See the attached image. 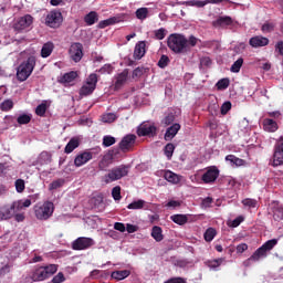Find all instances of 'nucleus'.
Listing matches in <instances>:
<instances>
[{
	"mask_svg": "<svg viewBox=\"0 0 283 283\" xmlns=\"http://www.w3.org/2000/svg\"><path fill=\"white\" fill-rule=\"evenodd\" d=\"M212 25L214 28H229V25H233V18L229 15L219 17L212 21Z\"/></svg>",
	"mask_w": 283,
	"mask_h": 283,
	"instance_id": "nucleus-19",
	"label": "nucleus"
},
{
	"mask_svg": "<svg viewBox=\"0 0 283 283\" xmlns=\"http://www.w3.org/2000/svg\"><path fill=\"white\" fill-rule=\"evenodd\" d=\"M134 145H136V135L128 134L124 138H122L117 149H119V154L120 151H123V154H127V151H132Z\"/></svg>",
	"mask_w": 283,
	"mask_h": 283,
	"instance_id": "nucleus-10",
	"label": "nucleus"
},
{
	"mask_svg": "<svg viewBox=\"0 0 283 283\" xmlns=\"http://www.w3.org/2000/svg\"><path fill=\"white\" fill-rule=\"evenodd\" d=\"M226 160L230 163L231 167H242L244 165V159H240L235 155L226 156Z\"/></svg>",
	"mask_w": 283,
	"mask_h": 283,
	"instance_id": "nucleus-29",
	"label": "nucleus"
},
{
	"mask_svg": "<svg viewBox=\"0 0 283 283\" xmlns=\"http://www.w3.org/2000/svg\"><path fill=\"white\" fill-rule=\"evenodd\" d=\"M78 73L76 71H71L61 76L59 78V83H62V85H67V83H74V81H76Z\"/></svg>",
	"mask_w": 283,
	"mask_h": 283,
	"instance_id": "nucleus-23",
	"label": "nucleus"
},
{
	"mask_svg": "<svg viewBox=\"0 0 283 283\" xmlns=\"http://www.w3.org/2000/svg\"><path fill=\"white\" fill-rule=\"evenodd\" d=\"M59 271V265L56 264H50L46 266H40L33 271L32 274H29L25 276L24 282L25 283H32V282H43V280H48V277H52Z\"/></svg>",
	"mask_w": 283,
	"mask_h": 283,
	"instance_id": "nucleus-2",
	"label": "nucleus"
},
{
	"mask_svg": "<svg viewBox=\"0 0 283 283\" xmlns=\"http://www.w3.org/2000/svg\"><path fill=\"white\" fill-rule=\"evenodd\" d=\"M167 182H169L170 185H179L180 184V178H172V179L164 178V179L158 180L159 187H163V186L167 185Z\"/></svg>",
	"mask_w": 283,
	"mask_h": 283,
	"instance_id": "nucleus-41",
	"label": "nucleus"
},
{
	"mask_svg": "<svg viewBox=\"0 0 283 283\" xmlns=\"http://www.w3.org/2000/svg\"><path fill=\"white\" fill-rule=\"evenodd\" d=\"M46 112H48V104L45 103L38 105L35 108L36 116H45Z\"/></svg>",
	"mask_w": 283,
	"mask_h": 283,
	"instance_id": "nucleus-47",
	"label": "nucleus"
},
{
	"mask_svg": "<svg viewBox=\"0 0 283 283\" xmlns=\"http://www.w3.org/2000/svg\"><path fill=\"white\" fill-rule=\"evenodd\" d=\"M158 132V128L156 125L149 123V122H144L137 127V136H149L150 138H154Z\"/></svg>",
	"mask_w": 283,
	"mask_h": 283,
	"instance_id": "nucleus-9",
	"label": "nucleus"
},
{
	"mask_svg": "<svg viewBox=\"0 0 283 283\" xmlns=\"http://www.w3.org/2000/svg\"><path fill=\"white\" fill-rule=\"evenodd\" d=\"M136 19H139V21H145L149 17V9L147 8H139L135 12Z\"/></svg>",
	"mask_w": 283,
	"mask_h": 283,
	"instance_id": "nucleus-32",
	"label": "nucleus"
},
{
	"mask_svg": "<svg viewBox=\"0 0 283 283\" xmlns=\"http://www.w3.org/2000/svg\"><path fill=\"white\" fill-rule=\"evenodd\" d=\"M175 149H176V146L171 143H169L165 146L164 151H165V156L168 158V160H171Z\"/></svg>",
	"mask_w": 283,
	"mask_h": 283,
	"instance_id": "nucleus-39",
	"label": "nucleus"
},
{
	"mask_svg": "<svg viewBox=\"0 0 283 283\" xmlns=\"http://www.w3.org/2000/svg\"><path fill=\"white\" fill-rule=\"evenodd\" d=\"M120 21H122L120 17L108 18L106 20L99 21L97 28H99V30H105V28L109 25H116V23H120Z\"/></svg>",
	"mask_w": 283,
	"mask_h": 283,
	"instance_id": "nucleus-24",
	"label": "nucleus"
},
{
	"mask_svg": "<svg viewBox=\"0 0 283 283\" xmlns=\"http://www.w3.org/2000/svg\"><path fill=\"white\" fill-rule=\"evenodd\" d=\"M118 156H120L118 148H113V149L108 150L99 161L101 169H105L106 167H109V165H112L114 158H118Z\"/></svg>",
	"mask_w": 283,
	"mask_h": 283,
	"instance_id": "nucleus-12",
	"label": "nucleus"
},
{
	"mask_svg": "<svg viewBox=\"0 0 283 283\" xmlns=\"http://www.w3.org/2000/svg\"><path fill=\"white\" fill-rule=\"evenodd\" d=\"M80 145H81V140H78V138L76 137L71 138L64 148L65 154H72V151L78 148Z\"/></svg>",
	"mask_w": 283,
	"mask_h": 283,
	"instance_id": "nucleus-26",
	"label": "nucleus"
},
{
	"mask_svg": "<svg viewBox=\"0 0 283 283\" xmlns=\"http://www.w3.org/2000/svg\"><path fill=\"white\" fill-rule=\"evenodd\" d=\"M163 178H180L178 175L174 174L171 170H161Z\"/></svg>",
	"mask_w": 283,
	"mask_h": 283,
	"instance_id": "nucleus-58",
	"label": "nucleus"
},
{
	"mask_svg": "<svg viewBox=\"0 0 283 283\" xmlns=\"http://www.w3.org/2000/svg\"><path fill=\"white\" fill-rule=\"evenodd\" d=\"M114 120H116V115H114V113H108L103 116L104 123H114Z\"/></svg>",
	"mask_w": 283,
	"mask_h": 283,
	"instance_id": "nucleus-59",
	"label": "nucleus"
},
{
	"mask_svg": "<svg viewBox=\"0 0 283 283\" xmlns=\"http://www.w3.org/2000/svg\"><path fill=\"white\" fill-rule=\"evenodd\" d=\"M203 238H205L206 242H211L213 240V238H216V229L209 228L205 232Z\"/></svg>",
	"mask_w": 283,
	"mask_h": 283,
	"instance_id": "nucleus-46",
	"label": "nucleus"
},
{
	"mask_svg": "<svg viewBox=\"0 0 283 283\" xmlns=\"http://www.w3.org/2000/svg\"><path fill=\"white\" fill-rule=\"evenodd\" d=\"M102 145L103 147H112V145H116V137H113L112 135L104 136Z\"/></svg>",
	"mask_w": 283,
	"mask_h": 283,
	"instance_id": "nucleus-38",
	"label": "nucleus"
},
{
	"mask_svg": "<svg viewBox=\"0 0 283 283\" xmlns=\"http://www.w3.org/2000/svg\"><path fill=\"white\" fill-rule=\"evenodd\" d=\"M96 83H98V75L96 73L91 74L86 80V85H91L96 90Z\"/></svg>",
	"mask_w": 283,
	"mask_h": 283,
	"instance_id": "nucleus-44",
	"label": "nucleus"
},
{
	"mask_svg": "<svg viewBox=\"0 0 283 283\" xmlns=\"http://www.w3.org/2000/svg\"><path fill=\"white\" fill-rule=\"evenodd\" d=\"M34 216L36 220H50L54 213V203L52 201H44L43 203H36L33 207Z\"/></svg>",
	"mask_w": 283,
	"mask_h": 283,
	"instance_id": "nucleus-5",
	"label": "nucleus"
},
{
	"mask_svg": "<svg viewBox=\"0 0 283 283\" xmlns=\"http://www.w3.org/2000/svg\"><path fill=\"white\" fill-rule=\"evenodd\" d=\"M14 108V102L12 99H4L0 103V111L1 112H10V109Z\"/></svg>",
	"mask_w": 283,
	"mask_h": 283,
	"instance_id": "nucleus-36",
	"label": "nucleus"
},
{
	"mask_svg": "<svg viewBox=\"0 0 283 283\" xmlns=\"http://www.w3.org/2000/svg\"><path fill=\"white\" fill-rule=\"evenodd\" d=\"M143 207H145V200L139 199V200H137V201H133L132 203H129V205L127 206V209H134V210H136V209H143Z\"/></svg>",
	"mask_w": 283,
	"mask_h": 283,
	"instance_id": "nucleus-45",
	"label": "nucleus"
},
{
	"mask_svg": "<svg viewBox=\"0 0 283 283\" xmlns=\"http://www.w3.org/2000/svg\"><path fill=\"white\" fill-rule=\"evenodd\" d=\"M84 23L86 25H94V23H98V13L96 11H91L84 17Z\"/></svg>",
	"mask_w": 283,
	"mask_h": 283,
	"instance_id": "nucleus-28",
	"label": "nucleus"
},
{
	"mask_svg": "<svg viewBox=\"0 0 283 283\" xmlns=\"http://www.w3.org/2000/svg\"><path fill=\"white\" fill-rule=\"evenodd\" d=\"M34 67H36V57L31 55L17 67L18 81H20V83L28 81L30 76H32Z\"/></svg>",
	"mask_w": 283,
	"mask_h": 283,
	"instance_id": "nucleus-4",
	"label": "nucleus"
},
{
	"mask_svg": "<svg viewBox=\"0 0 283 283\" xmlns=\"http://www.w3.org/2000/svg\"><path fill=\"white\" fill-rule=\"evenodd\" d=\"M94 90H96L95 87L91 86L90 84H84L81 88H80V96H90V94H94Z\"/></svg>",
	"mask_w": 283,
	"mask_h": 283,
	"instance_id": "nucleus-35",
	"label": "nucleus"
},
{
	"mask_svg": "<svg viewBox=\"0 0 283 283\" xmlns=\"http://www.w3.org/2000/svg\"><path fill=\"white\" fill-rule=\"evenodd\" d=\"M65 282V275H63V272L57 273L53 279L52 283H63Z\"/></svg>",
	"mask_w": 283,
	"mask_h": 283,
	"instance_id": "nucleus-57",
	"label": "nucleus"
},
{
	"mask_svg": "<svg viewBox=\"0 0 283 283\" xmlns=\"http://www.w3.org/2000/svg\"><path fill=\"white\" fill-rule=\"evenodd\" d=\"M175 120H176V115H174V113H169L168 115L165 116L161 123L168 126V125H171V123H174Z\"/></svg>",
	"mask_w": 283,
	"mask_h": 283,
	"instance_id": "nucleus-51",
	"label": "nucleus"
},
{
	"mask_svg": "<svg viewBox=\"0 0 283 283\" xmlns=\"http://www.w3.org/2000/svg\"><path fill=\"white\" fill-rule=\"evenodd\" d=\"M15 189L18 193H23V191L25 190V181L23 179H17Z\"/></svg>",
	"mask_w": 283,
	"mask_h": 283,
	"instance_id": "nucleus-49",
	"label": "nucleus"
},
{
	"mask_svg": "<svg viewBox=\"0 0 283 283\" xmlns=\"http://www.w3.org/2000/svg\"><path fill=\"white\" fill-rule=\"evenodd\" d=\"M229 85H231V81L229 78H221L217 82L216 87L217 90H227V87H229Z\"/></svg>",
	"mask_w": 283,
	"mask_h": 283,
	"instance_id": "nucleus-40",
	"label": "nucleus"
},
{
	"mask_svg": "<svg viewBox=\"0 0 283 283\" xmlns=\"http://www.w3.org/2000/svg\"><path fill=\"white\" fill-rule=\"evenodd\" d=\"M30 120H32V116L28 115V114H22L17 118V123L19 125H28L30 123Z\"/></svg>",
	"mask_w": 283,
	"mask_h": 283,
	"instance_id": "nucleus-43",
	"label": "nucleus"
},
{
	"mask_svg": "<svg viewBox=\"0 0 283 283\" xmlns=\"http://www.w3.org/2000/svg\"><path fill=\"white\" fill-rule=\"evenodd\" d=\"M170 220H172V222H175V224H187V216L186 214H174L170 217Z\"/></svg>",
	"mask_w": 283,
	"mask_h": 283,
	"instance_id": "nucleus-33",
	"label": "nucleus"
},
{
	"mask_svg": "<svg viewBox=\"0 0 283 283\" xmlns=\"http://www.w3.org/2000/svg\"><path fill=\"white\" fill-rule=\"evenodd\" d=\"M112 197L114 198V200H120V198H123L120 196V188L119 186H116L112 189Z\"/></svg>",
	"mask_w": 283,
	"mask_h": 283,
	"instance_id": "nucleus-55",
	"label": "nucleus"
},
{
	"mask_svg": "<svg viewBox=\"0 0 283 283\" xmlns=\"http://www.w3.org/2000/svg\"><path fill=\"white\" fill-rule=\"evenodd\" d=\"M158 67H160L161 70H165V67H167V65H169V56L167 55H161L158 63H157Z\"/></svg>",
	"mask_w": 283,
	"mask_h": 283,
	"instance_id": "nucleus-48",
	"label": "nucleus"
},
{
	"mask_svg": "<svg viewBox=\"0 0 283 283\" xmlns=\"http://www.w3.org/2000/svg\"><path fill=\"white\" fill-rule=\"evenodd\" d=\"M182 205V201H178V200H170L168 201L165 207L167 209H178V207H180Z\"/></svg>",
	"mask_w": 283,
	"mask_h": 283,
	"instance_id": "nucleus-52",
	"label": "nucleus"
},
{
	"mask_svg": "<svg viewBox=\"0 0 283 283\" xmlns=\"http://www.w3.org/2000/svg\"><path fill=\"white\" fill-rule=\"evenodd\" d=\"M242 205H244V207H250L252 209H255L258 207V201L254 199H244L242 201Z\"/></svg>",
	"mask_w": 283,
	"mask_h": 283,
	"instance_id": "nucleus-53",
	"label": "nucleus"
},
{
	"mask_svg": "<svg viewBox=\"0 0 283 283\" xmlns=\"http://www.w3.org/2000/svg\"><path fill=\"white\" fill-rule=\"evenodd\" d=\"M211 205H213V198L207 197V198L202 199V202H201L202 209H209V207H211Z\"/></svg>",
	"mask_w": 283,
	"mask_h": 283,
	"instance_id": "nucleus-54",
	"label": "nucleus"
},
{
	"mask_svg": "<svg viewBox=\"0 0 283 283\" xmlns=\"http://www.w3.org/2000/svg\"><path fill=\"white\" fill-rule=\"evenodd\" d=\"M143 74H144L143 67L138 66L137 69H135V70L133 71L132 77H133V78H140Z\"/></svg>",
	"mask_w": 283,
	"mask_h": 283,
	"instance_id": "nucleus-61",
	"label": "nucleus"
},
{
	"mask_svg": "<svg viewBox=\"0 0 283 283\" xmlns=\"http://www.w3.org/2000/svg\"><path fill=\"white\" fill-rule=\"evenodd\" d=\"M32 23H34V18L30 14H25L14 23L13 28L17 32H23V30H28Z\"/></svg>",
	"mask_w": 283,
	"mask_h": 283,
	"instance_id": "nucleus-13",
	"label": "nucleus"
},
{
	"mask_svg": "<svg viewBox=\"0 0 283 283\" xmlns=\"http://www.w3.org/2000/svg\"><path fill=\"white\" fill-rule=\"evenodd\" d=\"M220 170L216 166H211L207 171L201 176V178H219Z\"/></svg>",
	"mask_w": 283,
	"mask_h": 283,
	"instance_id": "nucleus-30",
	"label": "nucleus"
},
{
	"mask_svg": "<svg viewBox=\"0 0 283 283\" xmlns=\"http://www.w3.org/2000/svg\"><path fill=\"white\" fill-rule=\"evenodd\" d=\"M231 112V102H224L221 106V114L224 116Z\"/></svg>",
	"mask_w": 283,
	"mask_h": 283,
	"instance_id": "nucleus-56",
	"label": "nucleus"
},
{
	"mask_svg": "<svg viewBox=\"0 0 283 283\" xmlns=\"http://www.w3.org/2000/svg\"><path fill=\"white\" fill-rule=\"evenodd\" d=\"M130 275H132V271L120 270V271L112 272L111 277L113 280H116L117 282H120L122 280H126V277H129Z\"/></svg>",
	"mask_w": 283,
	"mask_h": 283,
	"instance_id": "nucleus-25",
	"label": "nucleus"
},
{
	"mask_svg": "<svg viewBox=\"0 0 283 283\" xmlns=\"http://www.w3.org/2000/svg\"><path fill=\"white\" fill-rule=\"evenodd\" d=\"M69 56L73 63H81L84 53H83V43L73 42L69 49Z\"/></svg>",
	"mask_w": 283,
	"mask_h": 283,
	"instance_id": "nucleus-8",
	"label": "nucleus"
},
{
	"mask_svg": "<svg viewBox=\"0 0 283 283\" xmlns=\"http://www.w3.org/2000/svg\"><path fill=\"white\" fill-rule=\"evenodd\" d=\"M9 170L10 166L8 164H0V176H8Z\"/></svg>",
	"mask_w": 283,
	"mask_h": 283,
	"instance_id": "nucleus-60",
	"label": "nucleus"
},
{
	"mask_svg": "<svg viewBox=\"0 0 283 283\" xmlns=\"http://www.w3.org/2000/svg\"><path fill=\"white\" fill-rule=\"evenodd\" d=\"M52 52H54V43L52 42L44 43L41 50L42 59H48V56H50Z\"/></svg>",
	"mask_w": 283,
	"mask_h": 283,
	"instance_id": "nucleus-27",
	"label": "nucleus"
},
{
	"mask_svg": "<svg viewBox=\"0 0 283 283\" xmlns=\"http://www.w3.org/2000/svg\"><path fill=\"white\" fill-rule=\"evenodd\" d=\"M242 65H244V59L239 57V59L231 65L230 72H233V74H238V72H240V70L242 69Z\"/></svg>",
	"mask_w": 283,
	"mask_h": 283,
	"instance_id": "nucleus-37",
	"label": "nucleus"
},
{
	"mask_svg": "<svg viewBox=\"0 0 283 283\" xmlns=\"http://www.w3.org/2000/svg\"><path fill=\"white\" fill-rule=\"evenodd\" d=\"M207 126L209 127V129L214 132L216 129H218V119H210Z\"/></svg>",
	"mask_w": 283,
	"mask_h": 283,
	"instance_id": "nucleus-62",
	"label": "nucleus"
},
{
	"mask_svg": "<svg viewBox=\"0 0 283 283\" xmlns=\"http://www.w3.org/2000/svg\"><path fill=\"white\" fill-rule=\"evenodd\" d=\"M249 44L251 48H264L269 45V39L262 35H255L250 39Z\"/></svg>",
	"mask_w": 283,
	"mask_h": 283,
	"instance_id": "nucleus-20",
	"label": "nucleus"
},
{
	"mask_svg": "<svg viewBox=\"0 0 283 283\" xmlns=\"http://www.w3.org/2000/svg\"><path fill=\"white\" fill-rule=\"evenodd\" d=\"M65 185L64 179H55L49 185V191H56L57 189H61V187Z\"/></svg>",
	"mask_w": 283,
	"mask_h": 283,
	"instance_id": "nucleus-34",
	"label": "nucleus"
},
{
	"mask_svg": "<svg viewBox=\"0 0 283 283\" xmlns=\"http://www.w3.org/2000/svg\"><path fill=\"white\" fill-rule=\"evenodd\" d=\"M165 36H167V30H165L164 28L155 31V39H157L158 41H163Z\"/></svg>",
	"mask_w": 283,
	"mask_h": 283,
	"instance_id": "nucleus-50",
	"label": "nucleus"
},
{
	"mask_svg": "<svg viewBox=\"0 0 283 283\" xmlns=\"http://www.w3.org/2000/svg\"><path fill=\"white\" fill-rule=\"evenodd\" d=\"M275 50L279 52L280 56H283V41H279L275 44Z\"/></svg>",
	"mask_w": 283,
	"mask_h": 283,
	"instance_id": "nucleus-64",
	"label": "nucleus"
},
{
	"mask_svg": "<svg viewBox=\"0 0 283 283\" xmlns=\"http://www.w3.org/2000/svg\"><path fill=\"white\" fill-rule=\"evenodd\" d=\"M92 158H93L92 151H84L75 157L74 165L75 167H83V165L90 163Z\"/></svg>",
	"mask_w": 283,
	"mask_h": 283,
	"instance_id": "nucleus-17",
	"label": "nucleus"
},
{
	"mask_svg": "<svg viewBox=\"0 0 283 283\" xmlns=\"http://www.w3.org/2000/svg\"><path fill=\"white\" fill-rule=\"evenodd\" d=\"M277 245V239H271L266 241L262 247L255 250V252L250 256L251 262H260V260L266 258L268 251H273Z\"/></svg>",
	"mask_w": 283,
	"mask_h": 283,
	"instance_id": "nucleus-6",
	"label": "nucleus"
},
{
	"mask_svg": "<svg viewBox=\"0 0 283 283\" xmlns=\"http://www.w3.org/2000/svg\"><path fill=\"white\" fill-rule=\"evenodd\" d=\"M222 262H224V259L220 258V259L210 260L206 262V264L207 266H209V269H218V266H220Z\"/></svg>",
	"mask_w": 283,
	"mask_h": 283,
	"instance_id": "nucleus-42",
	"label": "nucleus"
},
{
	"mask_svg": "<svg viewBox=\"0 0 283 283\" xmlns=\"http://www.w3.org/2000/svg\"><path fill=\"white\" fill-rule=\"evenodd\" d=\"M147 43L145 41H139L136 45H135V50H134V59L135 61H140V59H143V56H145V54H147Z\"/></svg>",
	"mask_w": 283,
	"mask_h": 283,
	"instance_id": "nucleus-18",
	"label": "nucleus"
},
{
	"mask_svg": "<svg viewBox=\"0 0 283 283\" xmlns=\"http://www.w3.org/2000/svg\"><path fill=\"white\" fill-rule=\"evenodd\" d=\"M180 132V124L176 123L172 124L170 127L167 128L165 133V140H174L176 138V135Z\"/></svg>",
	"mask_w": 283,
	"mask_h": 283,
	"instance_id": "nucleus-21",
	"label": "nucleus"
},
{
	"mask_svg": "<svg viewBox=\"0 0 283 283\" xmlns=\"http://www.w3.org/2000/svg\"><path fill=\"white\" fill-rule=\"evenodd\" d=\"M129 174V166H118L111 170L108 178H125Z\"/></svg>",
	"mask_w": 283,
	"mask_h": 283,
	"instance_id": "nucleus-15",
	"label": "nucleus"
},
{
	"mask_svg": "<svg viewBox=\"0 0 283 283\" xmlns=\"http://www.w3.org/2000/svg\"><path fill=\"white\" fill-rule=\"evenodd\" d=\"M94 239L80 237L72 243V248L74 249V251H85L86 249H91V247H94Z\"/></svg>",
	"mask_w": 283,
	"mask_h": 283,
	"instance_id": "nucleus-11",
	"label": "nucleus"
},
{
	"mask_svg": "<svg viewBox=\"0 0 283 283\" xmlns=\"http://www.w3.org/2000/svg\"><path fill=\"white\" fill-rule=\"evenodd\" d=\"M274 220H276L277 222H280L281 220H283V209H279L274 212L273 216Z\"/></svg>",
	"mask_w": 283,
	"mask_h": 283,
	"instance_id": "nucleus-63",
	"label": "nucleus"
},
{
	"mask_svg": "<svg viewBox=\"0 0 283 283\" xmlns=\"http://www.w3.org/2000/svg\"><path fill=\"white\" fill-rule=\"evenodd\" d=\"M167 45L175 54H185L189 50V41L180 33H171L167 39Z\"/></svg>",
	"mask_w": 283,
	"mask_h": 283,
	"instance_id": "nucleus-3",
	"label": "nucleus"
},
{
	"mask_svg": "<svg viewBox=\"0 0 283 283\" xmlns=\"http://www.w3.org/2000/svg\"><path fill=\"white\" fill-rule=\"evenodd\" d=\"M263 129L264 132H269L270 134L275 133L276 129H280V126H277V122L271 118H264L263 119Z\"/></svg>",
	"mask_w": 283,
	"mask_h": 283,
	"instance_id": "nucleus-22",
	"label": "nucleus"
},
{
	"mask_svg": "<svg viewBox=\"0 0 283 283\" xmlns=\"http://www.w3.org/2000/svg\"><path fill=\"white\" fill-rule=\"evenodd\" d=\"M283 165V143H276L274 146L272 167H280Z\"/></svg>",
	"mask_w": 283,
	"mask_h": 283,
	"instance_id": "nucleus-14",
	"label": "nucleus"
},
{
	"mask_svg": "<svg viewBox=\"0 0 283 283\" xmlns=\"http://www.w3.org/2000/svg\"><path fill=\"white\" fill-rule=\"evenodd\" d=\"M127 78H129V69H125L122 73L116 75L114 88L116 91L120 90V87L127 83Z\"/></svg>",
	"mask_w": 283,
	"mask_h": 283,
	"instance_id": "nucleus-16",
	"label": "nucleus"
},
{
	"mask_svg": "<svg viewBox=\"0 0 283 283\" xmlns=\"http://www.w3.org/2000/svg\"><path fill=\"white\" fill-rule=\"evenodd\" d=\"M63 23V13L59 10H52L51 12L48 13L45 18V25L48 28H53L56 30V28H61Z\"/></svg>",
	"mask_w": 283,
	"mask_h": 283,
	"instance_id": "nucleus-7",
	"label": "nucleus"
},
{
	"mask_svg": "<svg viewBox=\"0 0 283 283\" xmlns=\"http://www.w3.org/2000/svg\"><path fill=\"white\" fill-rule=\"evenodd\" d=\"M151 238H154L156 242H163V229L158 226L153 227Z\"/></svg>",
	"mask_w": 283,
	"mask_h": 283,
	"instance_id": "nucleus-31",
	"label": "nucleus"
},
{
	"mask_svg": "<svg viewBox=\"0 0 283 283\" xmlns=\"http://www.w3.org/2000/svg\"><path fill=\"white\" fill-rule=\"evenodd\" d=\"M32 206V200L25 199V200H17L13 201L11 205H4L0 207V222H3V220H10L14 218V213H19L20 211H23V209H28V207Z\"/></svg>",
	"mask_w": 283,
	"mask_h": 283,
	"instance_id": "nucleus-1",
	"label": "nucleus"
}]
</instances>
